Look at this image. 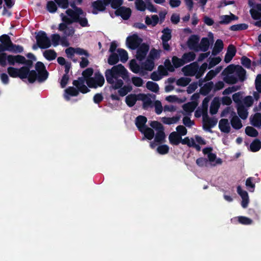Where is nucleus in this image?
I'll use <instances>...</instances> for the list:
<instances>
[{"mask_svg": "<svg viewBox=\"0 0 261 261\" xmlns=\"http://www.w3.org/2000/svg\"><path fill=\"white\" fill-rule=\"evenodd\" d=\"M105 76L107 82L110 84V91L118 90L119 95L116 94H111L110 98L113 100H120V96H124L132 90L130 85L124 86L123 81H129V73L123 65L120 64L113 66L111 69H107L105 71Z\"/></svg>", "mask_w": 261, "mask_h": 261, "instance_id": "1", "label": "nucleus"}, {"mask_svg": "<svg viewBox=\"0 0 261 261\" xmlns=\"http://www.w3.org/2000/svg\"><path fill=\"white\" fill-rule=\"evenodd\" d=\"M85 80L82 77H79L77 80H73V85L75 87H68L65 90V98L67 100L70 99L69 96H77L79 92L85 94L90 91V90L85 85Z\"/></svg>", "mask_w": 261, "mask_h": 261, "instance_id": "2", "label": "nucleus"}, {"mask_svg": "<svg viewBox=\"0 0 261 261\" xmlns=\"http://www.w3.org/2000/svg\"><path fill=\"white\" fill-rule=\"evenodd\" d=\"M36 75L34 77V83L37 81L39 83H43L48 78V72L47 71L44 64L40 61H38L35 64Z\"/></svg>", "mask_w": 261, "mask_h": 261, "instance_id": "3", "label": "nucleus"}, {"mask_svg": "<svg viewBox=\"0 0 261 261\" xmlns=\"http://www.w3.org/2000/svg\"><path fill=\"white\" fill-rule=\"evenodd\" d=\"M105 83V78L101 73L96 72L93 77L86 80V84L90 88L101 87Z\"/></svg>", "mask_w": 261, "mask_h": 261, "instance_id": "4", "label": "nucleus"}, {"mask_svg": "<svg viewBox=\"0 0 261 261\" xmlns=\"http://www.w3.org/2000/svg\"><path fill=\"white\" fill-rule=\"evenodd\" d=\"M23 63L22 64H24V66H22L23 72L28 77L29 82L31 84L34 83V77L36 75V71L34 70H30L33 66V61L32 60H27L24 57Z\"/></svg>", "mask_w": 261, "mask_h": 261, "instance_id": "5", "label": "nucleus"}, {"mask_svg": "<svg viewBox=\"0 0 261 261\" xmlns=\"http://www.w3.org/2000/svg\"><path fill=\"white\" fill-rule=\"evenodd\" d=\"M35 38L39 47L41 49L48 48L51 45L50 39L47 37L44 31H39L36 35Z\"/></svg>", "mask_w": 261, "mask_h": 261, "instance_id": "6", "label": "nucleus"}, {"mask_svg": "<svg viewBox=\"0 0 261 261\" xmlns=\"http://www.w3.org/2000/svg\"><path fill=\"white\" fill-rule=\"evenodd\" d=\"M0 53L10 51L13 42L8 35L4 34L1 35L0 36Z\"/></svg>", "mask_w": 261, "mask_h": 261, "instance_id": "7", "label": "nucleus"}, {"mask_svg": "<svg viewBox=\"0 0 261 261\" xmlns=\"http://www.w3.org/2000/svg\"><path fill=\"white\" fill-rule=\"evenodd\" d=\"M24 69L23 67L19 68H15L13 67H9L7 68V72L9 76L13 78L19 77L21 80L28 79L27 76L23 72Z\"/></svg>", "mask_w": 261, "mask_h": 261, "instance_id": "8", "label": "nucleus"}, {"mask_svg": "<svg viewBox=\"0 0 261 261\" xmlns=\"http://www.w3.org/2000/svg\"><path fill=\"white\" fill-rule=\"evenodd\" d=\"M143 41V39L137 34H133L126 39V44L127 46L132 49H135L138 47Z\"/></svg>", "mask_w": 261, "mask_h": 261, "instance_id": "9", "label": "nucleus"}, {"mask_svg": "<svg viewBox=\"0 0 261 261\" xmlns=\"http://www.w3.org/2000/svg\"><path fill=\"white\" fill-rule=\"evenodd\" d=\"M137 48L136 58L138 60L142 61L145 58L149 51V46L147 43H143Z\"/></svg>", "mask_w": 261, "mask_h": 261, "instance_id": "10", "label": "nucleus"}, {"mask_svg": "<svg viewBox=\"0 0 261 261\" xmlns=\"http://www.w3.org/2000/svg\"><path fill=\"white\" fill-rule=\"evenodd\" d=\"M217 118L214 117L210 118L207 115V116H205L203 119V128L205 130L212 133L213 131L211 128L217 124Z\"/></svg>", "mask_w": 261, "mask_h": 261, "instance_id": "11", "label": "nucleus"}, {"mask_svg": "<svg viewBox=\"0 0 261 261\" xmlns=\"http://www.w3.org/2000/svg\"><path fill=\"white\" fill-rule=\"evenodd\" d=\"M237 192L242 199L241 202L242 206L244 208H247L249 202V196L247 192L242 190L241 187L238 186L237 187Z\"/></svg>", "mask_w": 261, "mask_h": 261, "instance_id": "12", "label": "nucleus"}, {"mask_svg": "<svg viewBox=\"0 0 261 261\" xmlns=\"http://www.w3.org/2000/svg\"><path fill=\"white\" fill-rule=\"evenodd\" d=\"M115 14L117 16H121L124 20H127L131 16L132 10L129 8H126L122 6L119 7L116 10Z\"/></svg>", "mask_w": 261, "mask_h": 261, "instance_id": "13", "label": "nucleus"}, {"mask_svg": "<svg viewBox=\"0 0 261 261\" xmlns=\"http://www.w3.org/2000/svg\"><path fill=\"white\" fill-rule=\"evenodd\" d=\"M200 38L197 35H192L188 39L187 45L191 49L198 50Z\"/></svg>", "mask_w": 261, "mask_h": 261, "instance_id": "14", "label": "nucleus"}, {"mask_svg": "<svg viewBox=\"0 0 261 261\" xmlns=\"http://www.w3.org/2000/svg\"><path fill=\"white\" fill-rule=\"evenodd\" d=\"M236 47L232 44H230L224 57V62L226 63H229L236 55Z\"/></svg>", "mask_w": 261, "mask_h": 261, "instance_id": "15", "label": "nucleus"}, {"mask_svg": "<svg viewBox=\"0 0 261 261\" xmlns=\"http://www.w3.org/2000/svg\"><path fill=\"white\" fill-rule=\"evenodd\" d=\"M219 128L222 133L228 134L230 132V126L227 119H221L219 123Z\"/></svg>", "mask_w": 261, "mask_h": 261, "instance_id": "16", "label": "nucleus"}, {"mask_svg": "<svg viewBox=\"0 0 261 261\" xmlns=\"http://www.w3.org/2000/svg\"><path fill=\"white\" fill-rule=\"evenodd\" d=\"M24 56L17 55H8V64L10 65H14L15 63L22 64Z\"/></svg>", "mask_w": 261, "mask_h": 261, "instance_id": "17", "label": "nucleus"}, {"mask_svg": "<svg viewBox=\"0 0 261 261\" xmlns=\"http://www.w3.org/2000/svg\"><path fill=\"white\" fill-rule=\"evenodd\" d=\"M147 121V118L144 116L140 115L136 118L135 124L140 132L147 127L145 125Z\"/></svg>", "mask_w": 261, "mask_h": 261, "instance_id": "18", "label": "nucleus"}, {"mask_svg": "<svg viewBox=\"0 0 261 261\" xmlns=\"http://www.w3.org/2000/svg\"><path fill=\"white\" fill-rule=\"evenodd\" d=\"M181 137L176 132H172L169 136L170 143L173 145H178L181 141Z\"/></svg>", "mask_w": 261, "mask_h": 261, "instance_id": "19", "label": "nucleus"}, {"mask_svg": "<svg viewBox=\"0 0 261 261\" xmlns=\"http://www.w3.org/2000/svg\"><path fill=\"white\" fill-rule=\"evenodd\" d=\"M92 6L93 8L92 13L94 14H97V12L95 11L94 10H98L99 11H103L106 9V5L101 0H97L92 3Z\"/></svg>", "mask_w": 261, "mask_h": 261, "instance_id": "20", "label": "nucleus"}, {"mask_svg": "<svg viewBox=\"0 0 261 261\" xmlns=\"http://www.w3.org/2000/svg\"><path fill=\"white\" fill-rule=\"evenodd\" d=\"M184 69H187L188 70L189 73L188 74H186V75L192 76L197 74V72L199 69V65L197 62H193L190 65L184 67L183 68V70Z\"/></svg>", "mask_w": 261, "mask_h": 261, "instance_id": "21", "label": "nucleus"}, {"mask_svg": "<svg viewBox=\"0 0 261 261\" xmlns=\"http://www.w3.org/2000/svg\"><path fill=\"white\" fill-rule=\"evenodd\" d=\"M237 112L239 117L243 120L247 119L248 112L242 103H239L237 106Z\"/></svg>", "mask_w": 261, "mask_h": 261, "instance_id": "22", "label": "nucleus"}, {"mask_svg": "<svg viewBox=\"0 0 261 261\" xmlns=\"http://www.w3.org/2000/svg\"><path fill=\"white\" fill-rule=\"evenodd\" d=\"M214 87V83L211 81L205 83L200 89V93L204 95H207Z\"/></svg>", "mask_w": 261, "mask_h": 261, "instance_id": "23", "label": "nucleus"}, {"mask_svg": "<svg viewBox=\"0 0 261 261\" xmlns=\"http://www.w3.org/2000/svg\"><path fill=\"white\" fill-rule=\"evenodd\" d=\"M224 47L223 42L221 39H217L212 50V55L215 56L220 53Z\"/></svg>", "mask_w": 261, "mask_h": 261, "instance_id": "24", "label": "nucleus"}, {"mask_svg": "<svg viewBox=\"0 0 261 261\" xmlns=\"http://www.w3.org/2000/svg\"><path fill=\"white\" fill-rule=\"evenodd\" d=\"M221 20L219 21L221 24H228L233 20H237L238 17L235 15L231 13L230 15H225L221 16Z\"/></svg>", "mask_w": 261, "mask_h": 261, "instance_id": "25", "label": "nucleus"}, {"mask_svg": "<svg viewBox=\"0 0 261 261\" xmlns=\"http://www.w3.org/2000/svg\"><path fill=\"white\" fill-rule=\"evenodd\" d=\"M138 100V95L135 94H129L125 97V102L129 107H133Z\"/></svg>", "mask_w": 261, "mask_h": 261, "instance_id": "26", "label": "nucleus"}, {"mask_svg": "<svg viewBox=\"0 0 261 261\" xmlns=\"http://www.w3.org/2000/svg\"><path fill=\"white\" fill-rule=\"evenodd\" d=\"M230 123L232 127L236 129H239L243 126L241 120L236 115L230 120Z\"/></svg>", "mask_w": 261, "mask_h": 261, "instance_id": "27", "label": "nucleus"}, {"mask_svg": "<svg viewBox=\"0 0 261 261\" xmlns=\"http://www.w3.org/2000/svg\"><path fill=\"white\" fill-rule=\"evenodd\" d=\"M236 73L238 80L241 82H244L246 79V71L241 66L238 65L236 68Z\"/></svg>", "mask_w": 261, "mask_h": 261, "instance_id": "28", "label": "nucleus"}, {"mask_svg": "<svg viewBox=\"0 0 261 261\" xmlns=\"http://www.w3.org/2000/svg\"><path fill=\"white\" fill-rule=\"evenodd\" d=\"M250 122L252 125L255 127L261 126V113H256L252 117L250 118Z\"/></svg>", "mask_w": 261, "mask_h": 261, "instance_id": "29", "label": "nucleus"}, {"mask_svg": "<svg viewBox=\"0 0 261 261\" xmlns=\"http://www.w3.org/2000/svg\"><path fill=\"white\" fill-rule=\"evenodd\" d=\"M162 33L163 35H162L161 39L162 41H169L172 38V30L168 28H164L162 31Z\"/></svg>", "mask_w": 261, "mask_h": 261, "instance_id": "30", "label": "nucleus"}, {"mask_svg": "<svg viewBox=\"0 0 261 261\" xmlns=\"http://www.w3.org/2000/svg\"><path fill=\"white\" fill-rule=\"evenodd\" d=\"M210 45L209 39L207 37H203L201 39L199 44L200 49L203 52H205L208 49Z\"/></svg>", "mask_w": 261, "mask_h": 261, "instance_id": "31", "label": "nucleus"}, {"mask_svg": "<svg viewBox=\"0 0 261 261\" xmlns=\"http://www.w3.org/2000/svg\"><path fill=\"white\" fill-rule=\"evenodd\" d=\"M57 53L53 49H48L44 51L43 56L48 61H53L57 57Z\"/></svg>", "mask_w": 261, "mask_h": 261, "instance_id": "32", "label": "nucleus"}, {"mask_svg": "<svg viewBox=\"0 0 261 261\" xmlns=\"http://www.w3.org/2000/svg\"><path fill=\"white\" fill-rule=\"evenodd\" d=\"M142 132H141L143 133L146 138L148 140H151L154 136V132L153 130L148 127H146L143 129H142Z\"/></svg>", "mask_w": 261, "mask_h": 261, "instance_id": "33", "label": "nucleus"}, {"mask_svg": "<svg viewBox=\"0 0 261 261\" xmlns=\"http://www.w3.org/2000/svg\"><path fill=\"white\" fill-rule=\"evenodd\" d=\"M261 148V141L256 139L252 141L250 145V149L252 152H256Z\"/></svg>", "mask_w": 261, "mask_h": 261, "instance_id": "34", "label": "nucleus"}, {"mask_svg": "<svg viewBox=\"0 0 261 261\" xmlns=\"http://www.w3.org/2000/svg\"><path fill=\"white\" fill-rule=\"evenodd\" d=\"M197 106V103L195 102H190L184 104L182 106V108L186 112H192L194 111Z\"/></svg>", "mask_w": 261, "mask_h": 261, "instance_id": "35", "label": "nucleus"}, {"mask_svg": "<svg viewBox=\"0 0 261 261\" xmlns=\"http://www.w3.org/2000/svg\"><path fill=\"white\" fill-rule=\"evenodd\" d=\"M195 57L196 55L193 52L185 53L182 56V58L185 62V64L194 61Z\"/></svg>", "mask_w": 261, "mask_h": 261, "instance_id": "36", "label": "nucleus"}, {"mask_svg": "<svg viewBox=\"0 0 261 261\" xmlns=\"http://www.w3.org/2000/svg\"><path fill=\"white\" fill-rule=\"evenodd\" d=\"M165 137L164 129L160 130L155 134L154 141L159 143H162L164 141Z\"/></svg>", "mask_w": 261, "mask_h": 261, "instance_id": "37", "label": "nucleus"}, {"mask_svg": "<svg viewBox=\"0 0 261 261\" xmlns=\"http://www.w3.org/2000/svg\"><path fill=\"white\" fill-rule=\"evenodd\" d=\"M172 62L173 63V66L174 68L180 67L185 64V62L182 58L180 59L176 56L172 57Z\"/></svg>", "mask_w": 261, "mask_h": 261, "instance_id": "38", "label": "nucleus"}, {"mask_svg": "<svg viewBox=\"0 0 261 261\" xmlns=\"http://www.w3.org/2000/svg\"><path fill=\"white\" fill-rule=\"evenodd\" d=\"M216 98H214V100L212 102L210 112L212 115H215L218 112V109L220 107V103L219 101H215Z\"/></svg>", "mask_w": 261, "mask_h": 261, "instance_id": "39", "label": "nucleus"}, {"mask_svg": "<svg viewBox=\"0 0 261 261\" xmlns=\"http://www.w3.org/2000/svg\"><path fill=\"white\" fill-rule=\"evenodd\" d=\"M254 178L253 177H249L247 178L246 180L245 185L249 192H253L255 189V184L253 182Z\"/></svg>", "mask_w": 261, "mask_h": 261, "instance_id": "40", "label": "nucleus"}, {"mask_svg": "<svg viewBox=\"0 0 261 261\" xmlns=\"http://www.w3.org/2000/svg\"><path fill=\"white\" fill-rule=\"evenodd\" d=\"M223 80L226 83L232 85L238 82V78L234 75H227L224 77Z\"/></svg>", "mask_w": 261, "mask_h": 261, "instance_id": "41", "label": "nucleus"}, {"mask_svg": "<svg viewBox=\"0 0 261 261\" xmlns=\"http://www.w3.org/2000/svg\"><path fill=\"white\" fill-rule=\"evenodd\" d=\"M46 9L51 13H55L58 9L56 2L52 1H48L46 4Z\"/></svg>", "mask_w": 261, "mask_h": 261, "instance_id": "42", "label": "nucleus"}, {"mask_svg": "<svg viewBox=\"0 0 261 261\" xmlns=\"http://www.w3.org/2000/svg\"><path fill=\"white\" fill-rule=\"evenodd\" d=\"M248 28V24L246 23H240L237 24H234L229 28V29L232 31H242L245 30L247 29Z\"/></svg>", "mask_w": 261, "mask_h": 261, "instance_id": "43", "label": "nucleus"}, {"mask_svg": "<svg viewBox=\"0 0 261 261\" xmlns=\"http://www.w3.org/2000/svg\"><path fill=\"white\" fill-rule=\"evenodd\" d=\"M119 60V56L116 53H111L108 59V63L110 65H114Z\"/></svg>", "mask_w": 261, "mask_h": 261, "instance_id": "44", "label": "nucleus"}, {"mask_svg": "<svg viewBox=\"0 0 261 261\" xmlns=\"http://www.w3.org/2000/svg\"><path fill=\"white\" fill-rule=\"evenodd\" d=\"M146 88L152 92L156 93L159 90V87L157 83L148 81L146 83Z\"/></svg>", "mask_w": 261, "mask_h": 261, "instance_id": "45", "label": "nucleus"}, {"mask_svg": "<svg viewBox=\"0 0 261 261\" xmlns=\"http://www.w3.org/2000/svg\"><path fill=\"white\" fill-rule=\"evenodd\" d=\"M144 66V69L147 71H152L154 67V61L147 58L146 61L142 64Z\"/></svg>", "mask_w": 261, "mask_h": 261, "instance_id": "46", "label": "nucleus"}, {"mask_svg": "<svg viewBox=\"0 0 261 261\" xmlns=\"http://www.w3.org/2000/svg\"><path fill=\"white\" fill-rule=\"evenodd\" d=\"M140 67L136 62V60L133 59L130 61L129 68L131 71L135 73H138L140 71Z\"/></svg>", "mask_w": 261, "mask_h": 261, "instance_id": "47", "label": "nucleus"}, {"mask_svg": "<svg viewBox=\"0 0 261 261\" xmlns=\"http://www.w3.org/2000/svg\"><path fill=\"white\" fill-rule=\"evenodd\" d=\"M245 133L251 137H256L258 136L257 130L252 126H247L245 128Z\"/></svg>", "mask_w": 261, "mask_h": 261, "instance_id": "48", "label": "nucleus"}, {"mask_svg": "<svg viewBox=\"0 0 261 261\" xmlns=\"http://www.w3.org/2000/svg\"><path fill=\"white\" fill-rule=\"evenodd\" d=\"M191 80L189 77H181L176 81V85L179 86L185 87L189 84Z\"/></svg>", "mask_w": 261, "mask_h": 261, "instance_id": "49", "label": "nucleus"}, {"mask_svg": "<svg viewBox=\"0 0 261 261\" xmlns=\"http://www.w3.org/2000/svg\"><path fill=\"white\" fill-rule=\"evenodd\" d=\"M117 52L119 54V56L120 57V61L122 63H125L128 60V54L127 51L124 49L118 48L117 49Z\"/></svg>", "mask_w": 261, "mask_h": 261, "instance_id": "50", "label": "nucleus"}, {"mask_svg": "<svg viewBox=\"0 0 261 261\" xmlns=\"http://www.w3.org/2000/svg\"><path fill=\"white\" fill-rule=\"evenodd\" d=\"M236 68L233 64H230L224 69L222 74L224 76L231 74L236 71Z\"/></svg>", "mask_w": 261, "mask_h": 261, "instance_id": "51", "label": "nucleus"}, {"mask_svg": "<svg viewBox=\"0 0 261 261\" xmlns=\"http://www.w3.org/2000/svg\"><path fill=\"white\" fill-rule=\"evenodd\" d=\"M207 66L208 65L206 63H204L201 65L197 72V74H196V79H199L203 75L207 68Z\"/></svg>", "mask_w": 261, "mask_h": 261, "instance_id": "52", "label": "nucleus"}, {"mask_svg": "<svg viewBox=\"0 0 261 261\" xmlns=\"http://www.w3.org/2000/svg\"><path fill=\"white\" fill-rule=\"evenodd\" d=\"M23 50L24 48L23 46L13 43L10 52L15 54L21 53L23 51Z\"/></svg>", "mask_w": 261, "mask_h": 261, "instance_id": "53", "label": "nucleus"}, {"mask_svg": "<svg viewBox=\"0 0 261 261\" xmlns=\"http://www.w3.org/2000/svg\"><path fill=\"white\" fill-rule=\"evenodd\" d=\"M238 219L239 222L243 225H250L253 222L251 219L245 216H239Z\"/></svg>", "mask_w": 261, "mask_h": 261, "instance_id": "54", "label": "nucleus"}, {"mask_svg": "<svg viewBox=\"0 0 261 261\" xmlns=\"http://www.w3.org/2000/svg\"><path fill=\"white\" fill-rule=\"evenodd\" d=\"M57 5L60 8L65 9L69 6L68 0H54Z\"/></svg>", "mask_w": 261, "mask_h": 261, "instance_id": "55", "label": "nucleus"}, {"mask_svg": "<svg viewBox=\"0 0 261 261\" xmlns=\"http://www.w3.org/2000/svg\"><path fill=\"white\" fill-rule=\"evenodd\" d=\"M135 4L137 9L139 11H144L146 8V5L143 0H136Z\"/></svg>", "mask_w": 261, "mask_h": 261, "instance_id": "56", "label": "nucleus"}, {"mask_svg": "<svg viewBox=\"0 0 261 261\" xmlns=\"http://www.w3.org/2000/svg\"><path fill=\"white\" fill-rule=\"evenodd\" d=\"M159 57H160L159 51L155 48H152L150 51L148 58L153 61L155 59H157Z\"/></svg>", "mask_w": 261, "mask_h": 261, "instance_id": "57", "label": "nucleus"}, {"mask_svg": "<svg viewBox=\"0 0 261 261\" xmlns=\"http://www.w3.org/2000/svg\"><path fill=\"white\" fill-rule=\"evenodd\" d=\"M241 64L245 67L249 69L251 67V60L246 56H243L241 59Z\"/></svg>", "mask_w": 261, "mask_h": 261, "instance_id": "58", "label": "nucleus"}, {"mask_svg": "<svg viewBox=\"0 0 261 261\" xmlns=\"http://www.w3.org/2000/svg\"><path fill=\"white\" fill-rule=\"evenodd\" d=\"M8 61V55L5 53H0V65L2 67L6 66V61Z\"/></svg>", "mask_w": 261, "mask_h": 261, "instance_id": "59", "label": "nucleus"}, {"mask_svg": "<svg viewBox=\"0 0 261 261\" xmlns=\"http://www.w3.org/2000/svg\"><path fill=\"white\" fill-rule=\"evenodd\" d=\"M169 150V146L167 145H161L157 148L158 152L161 154H165L168 153Z\"/></svg>", "mask_w": 261, "mask_h": 261, "instance_id": "60", "label": "nucleus"}, {"mask_svg": "<svg viewBox=\"0 0 261 261\" xmlns=\"http://www.w3.org/2000/svg\"><path fill=\"white\" fill-rule=\"evenodd\" d=\"M150 125L153 128L155 129L157 132L160 130L164 129L163 125L157 121H152L150 122Z\"/></svg>", "mask_w": 261, "mask_h": 261, "instance_id": "61", "label": "nucleus"}, {"mask_svg": "<svg viewBox=\"0 0 261 261\" xmlns=\"http://www.w3.org/2000/svg\"><path fill=\"white\" fill-rule=\"evenodd\" d=\"M51 41L54 46L56 47L59 44L61 37L58 34H54L51 35Z\"/></svg>", "mask_w": 261, "mask_h": 261, "instance_id": "62", "label": "nucleus"}, {"mask_svg": "<svg viewBox=\"0 0 261 261\" xmlns=\"http://www.w3.org/2000/svg\"><path fill=\"white\" fill-rule=\"evenodd\" d=\"M133 84L136 87H141L143 84V80L137 76H134L132 78Z\"/></svg>", "mask_w": 261, "mask_h": 261, "instance_id": "63", "label": "nucleus"}, {"mask_svg": "<svg viewBox=\"0 0 261 261\" xmlns=\"http://www.w3.org/2000/svg\"><path fill=\"white\" fill-rule=\"evenodd\" d=\"M255 86L257 91L261 93V74L257 75L255 80Z\"/></svg>", "mask_w": 261, "mask_h": 261, "instance_id": "64", "label": "nucleus"}]
</instances>
